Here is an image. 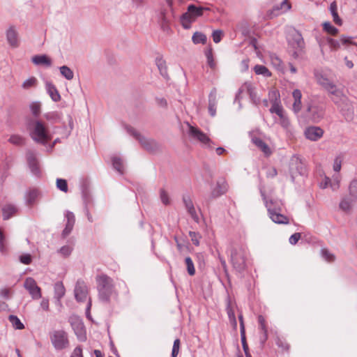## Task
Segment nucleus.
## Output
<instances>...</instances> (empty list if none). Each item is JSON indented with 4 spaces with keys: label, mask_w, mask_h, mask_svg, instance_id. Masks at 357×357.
<instances>
[{
    "label": "nucleus",
    "mask_w": 357,
    "mask_h": 357,
    "mask_svg": "<svg viewBox=\"0 0 357 357\" xmlns=\"http://www.w3.org/2000/svg\"><path fill=\"white\" fill-rule=\"evenodd\" d=\"M64 215L66 220V223L65 228L62 231V236L66 238L71 233L73 229L75 222V217L74 213L69 211H66Z\"/></svg>",
    "instance_id": "19"
},
{
    "label": "nucleus",
    "mask_w": 357,
    "mask_h": 357,
    "mask_svg": "<svg viewBox=\"0 0 357 357\" xmlns=\"http://www.w3.org/2000/svg\"><path fill=\"white\" fill-rule=\"evenodd\" d=\"M20 261L25 265H29L32 262V257L30 254H23L19 257Z\"/></svg>",
    "instance_id": "56"
},
{
    "label": "nucleus",
    "mask_w": 357,
    "mask_h": 357,
    "mask_svg": "<svg viewBox=\"0 0 357 357\" xmlns=\"http://www.w3.org/2000/svg\"><path fill=\"white\" fill-rule=\"evenodd\" d=\"M74 292L75 299L78 302H83L86 300L88 296V287L83 280H78L76 282Z\"/></svg>",
    "instance_id": "14"
},
{
    "label": "nucleus",
    "mask_w": 357,
    "mask_h": 357,
    "mask_svg": "<svg viewBox=\"0 0 357 357\" xmlns=\"http://www.w3.org/2000/svg\"><path fill=\"white\" fill-rule=\"evenodd\" d=\"M44 116L47 120L54 123L59 122L61 119L60 114L56 112H48L46 113Z\"/></svg>",
    "instance_id": "47"
},
{
    "label": "nucleus",
    "mask_w": 357,
    "mask_h": 357,
    "mask_svg": "<svg viewBox=\"0 0 357 357\" xmlns=\"http://www.w3.org/2000/svg\"><path fill=\"white\" fill-rule=\"evenodd\" d=\"M70 357H83L82 347L80 346L75 347Z\"/></svg>",
    "instance_id": "64"
},
{
    "label": "nucleus",
    "mask_w": 357,
    "mask_h": 357,
    "mask_svg": "<svg viewBox=\"0 0 357 357\" xmlns=\"http://www.w3.org/2000/svg\"><path fill=\"white\" fill-rule=\"evenodd\" d=\"M223 36L222 31L220 30H215L212 33L213 40L215 43H218L222 40Z\"/></svg>",
    "instance_id": "60"
},
{
    "label": "nucleus",
    "mask_w": 357,
    "mask_h": 357,
    "mask_svg": "<svg viewBox=\"0 0 357 357\" xmlns=\"http://www.w3.org/2000/svg\"><path fill=\"white\" fill-rule=\"evenodd\" d=\"M305 172V168L301 160L297 157H294L290 163V172L292 179L294 178L296 174H304Z\"/></svg>",
    "instance_id": "16"
},
{
    "label": "nucleus",
    "mask_w": 357,
    "mask_h": 357,
    "mask_svg": "<svg viewBox=\"0 0 357 357\" xmlns=\"http://www.w3.org/2000/svg\"><path fill=\"white\" fill-rule=\"evenodd\" d=\"M341 178H342L340 174H335L333 176L331 188L333 191H336L339 189Z\"/></svg>",
    "instance_id": "40"
},
{
    "label": "nucleus",
    "mask_w": 357,
    "mask_h": 357,
    "mask_svg": "<svg viewBox=\"0 0 357 357\" xmlns=\"http://www.w3.org/2000/svg\"><path fill=\"white\" fill-rule=\"evenodd\" d=\"M349 195L352 200H357V179H353L349 185Z\"/></svg>",
    "instance_id": "36"
},
{
    "label": "nucleus",
    "mask_w": 357,
    "mask_h": 357,
    "mask_svg": "<svg viewBox=\"0 0 357 357\" xmlns=\"http://www.w3.org/2000/svg\"><path fill=\"white\" fill-rule=\"evenodd\" d=\"M289 45L294 49L293 56L295 59L298 58L303 53L305 43L302 35L297 31H294L288 38Z\"/></svg>",
    "instance_id": "6"
},
{
    "label": "nucleus",
    "mask_w": 357,
    "mask_h": 357,
    "mask_svg": "<svg viewBox=\"0 0 357 357\" xmlns=\"http://www.w3.org/2000/svg\"><path fill=\"white\" fill-rule=\"evenodd\" d=\"M8 319L10 322L12 324V326L15 329L22 330L24 328V325L17 316L10 315Z\"/></svg>",
    "instance_id": "39"
},
{
    "label": "nucleus",
    "mask_w": 357,
    "mask_h": 357,
    "mask_svg": "<svg viewBox=\"0 0 357 357\" xmlns=\"http://www.w3.org/2000/svg\"><path fill=\"white\" fill-rule=\"evenodd\" d=\"M241 342H242V346H243L244 352L245 353L249 352L248 346L247 344L246 339H245V327H243V326L241 327Z\"/></svg>",
    "instance_id": "57"
},
{
    "label": "nucleus",
    "mask_w": 357,
    "mask_h": 357,
    "mask_svg": "<svg viewBox=\"0 0 357 357\" xmlns=\"http://www.w3.org/2000/svg\"><path fill=\"white\" fill-rule=\"evenodd\" d=\"M185 264L186 266L187 271L190 275H194L195 274V268L192 259L190 257L185 258Z\"/></svg>",
    "instance_id": "41"
},
{
    "label": "nucleus",
    "mask_w": 357,
    "mask_h": 357,
    "mask_svg": "<svg viewBox=\"0 0 357 357\" xmlns=\"http://www.w3.org/2000/svg\"><path fill=\"white\" fill-rule=\"evenodd\" d=\"M30 109L31 111L32 114L37 117L40 114L41 110V104L39 102H33L30 104Z\"/></svg>",
    "instance_id": "44"
},
{
    "label": "nucleus",
    "mask_w": 357,
    "mask_h": 357,
    "mask_svg": "<svg viewBox=\"0 0 357 357\" xmlns=\"http://www.w3.org/2000/svg\"><path fill=\"white\" fill-rule=\"evenodd\" d=\"M246 92L250 97L252 101L255 104H259L260 102L259 98L257 96L256 93L255 92L254 88L251 83L250 82H245L244 83L238 90V92L236 95L234 102L237 101H240L241 97V93Z\"/></svg>",
    "instance_id": "12"
},
{
    "label": "nucleus",
    "mask_w": 357,
    "mask_h": 357,
    "mask_svg": "<svg viewBox=\"0 0 357 357\" xmlns=\"http://www.w3.org/2000/svg\"><path fill=\"white\" fill-rule=\"evenodd\" d=\"M69 322L76 335L77 339L81 342L86 340V330L82 319L77 316H71Z\"/></svg>",
    "instance_id": "10"
},
{
    "label": "nucleus",
    "mask_w": 357,
    "mask_h": 357,
    "mask_svg": "<svg viewBox=\"0 0 357 357\" xmlns=\"http://www.w3.org/2000/svg\"><path fill=\"white\" fill-rule=\"evenodd\" d=\"M98 298L103 303H108L113 297L117 296L113 280L109 276L101 274L96 278Z\"/></svg>",
    "instance_id": "1"
},
{
    "label": "nucleus",
    "mask_w": 357,
    "mask_h": 357,
    "mask_svg": "<svg viewBox=\"0 0 357 357\" xmlns=\"http://www.w3.org/2000/svg\"><path fill=\"white\" fill-rule=\"evenodd\" d=\"M230 262L233 268L238 272L241 273L246 268V261L248 252L242 246L231 247L229 250Z\"/></svg>",
    "instance_id": "4"
},
{
    "label": "nucleus",
    "mask_w": 357,
    "mask_h": 357,
    "mask_svg": "<svg viewBox=\"0 0 357 357\" xmlns=\"http://www.w3.org/2000/svg\"><path fill=\"white\" fill-rule=\"evenodd\" d=\"M280 118V124L284 128L287 129L290 126L289 119L284 115V113L278 116Z\"/></svg>",
    "instance_id": "58"
},
{
    "label": "nucleus",
    "mask_w": 357,
    "mask_h": 357,
    "mask_svg": "<svg viewBox=\"0 0 357 357\" xmlns=\"http://www.w3.org/2000/svg\"><path fill=\"white\" fill-rule=\"evenodd\" d=\"M45 88L53 101L58 102L61 99V96L58 90L52 83L49 82H46Z\"/></svg>",
    "instance_id": "25"
},
{
    "label": "nucleus",
    "mask_w": 357,
    "mask_h": 357,
    "mask_svg": "<svg viewBox=\"0 0 357 357\" xmlns=\"http://www.w3.org/2000/svg\"><path fill=\"white\" fill-rule=\"evenodd\" d=\"M180 347V340L176 339L174 342L172 351V357H176L179 352Z\"/></svg>",
    "instance_id": "61"
},
{
    "label": "nucleus",
    "mask_w": 357,
    "mask_h": 357,
    "mask_svg": "<svg viewBox=\"0 0 357 357\" xmlns=\"http://www.w3.org/2000/svg\"><path fill=\"white\" fill-rule=\"evenodd\" d=\"M304 133L307 139L315 142L322 137L324 130L320 127L310 126L305 129Z\"/></svg>",
    "instance_id": "18"
},
{
    "label": "nucleus",
    "mask_w": 357,
    "mask_h": 357,
    "mask_svg": "<svg viewBox=\"0 0 357 357\" xmlns=\"http://www.w3.org/2000/svg\"><path fill=\"white\" fill-rule=\"evenodd\" d=\"M24 287L29 292L32 299L38 300L41 298V289L33 278L29 277L25 279Z\"/></svg>",
    "instance_id": "11"
},
{
    "label": "nucleus",
    "mask_w": 357,
    "mask_h": 357,
    "mask_svg": "<svg viewBox=\"0 0 357 357\" xmlns=\"http://www.w3.org/2000/svg\"><path fill=\"white\" fill-rule=\"evenodd\" d=\"M323 28L325 31L331 34L333 36H335L338 33V29L333 26L330 22H326L323 24Z\"/></svg>",
    "instance_id": "45"
},
{
    "label": "nucleus",
    "mask_w": 357,
    "mask_h": 357,
    "mask_svg": "<svg viewBox=\"0 0 357 357\" xmlns=\"http://www.w3.org/2000/svg\"><path fill=\"white\" fill-rule=\"evenodd\" d=\"M252 143L257 146L266 155H269L271 153L269 146L260 138L252 137Z\"/></svg>",
    "instance_id": "26"
},
{
    "label": "nucleus",
    "mask_w": 357,
    "mask_h": 357,
    "mask_svg": "<svg viewBox=\"0 0 357 357\" xmlns=\"http://www.w3.org/2000/svg\"><path fill=\"white\" fill-rule=\"evenodd\" d=\"M322 257L327 261L331 262L335 260V256L328 250L323 248L321 250Z\"/></svg>",
    "instance_id": "51"
},
{
    "label": "nucleus",
    "mask_w": 357,
    "mask_h": 357,
    "mask_svg": "<svg viewBox=\"0 0 357 357\" xmlns=\"http://www.w3.org/2000/svg\"><path fill=\"white\" fill-rule=\"evenodd\" d=\"M39 191L37 189L29 190L26 195V202L28 205H32L35 203L39 196Z\"/></svg>",
    "instance_id": "30"
},
{
    "label": "nucleus",
    "mask_w": 357,
    "mask_h": 357,
    "mask_svg": "<svg viewBox=\"0 0 357 357\" xmlns=\"http://www.w3.org/2000/svg\"><path fill=\"white\" fill-rule=\"evenodd\" d=\"M292 96L294 98V103H293V110L295 113H298L301 111L302 103H301V98H302V93L301 91L299 89H295L294 90L292 93Z\"/></svg>",
    "instance_id": "24"
},
{
    "label": "nucleus",
    "mask_w": 357,
    "mask_h": 357,
    "mask_svg": "<svg viewBox=\"0 0 357 357\" xmlns=\"http://www.w3.org/2000/svg\"><path fill=\"white\" fill-rule=\"evenodd\" d=\"M330 11L333 18L334 22L337 25H342V20L337 14V6L335 1H333L330 5Z\"/></svg>",
    "instance_id": "33"
},
{
    "label": "nucleus",
    "mask_w": 357,
    "mask_h": 357,
    "mask_svg": "<svg viewBox=\"0 0 357 357\" xmlns=\"http://www.w3.org/2000/svg\"><path fill=\"white\" fill-rule=\"evenodd\" d=\"M227 312L229 317V321L232 323L234 327L236 326V319L234 314V311L232 309L230 303L229 302L227 305Z\"/></svg>",
    "instance_id": "46"
},
{
    "label": "nucleus",
    "mask_w": 357,
    "mask_h": 357,
    "mask_svg": "<svg viewBox=\"0 0 357 357\" xmlns=\"http://www.w3.org/2000/svg\"><path fill=\"white\" fill-rule=\"evenodd\" d=\"M54 297L58 300L63 297L65 295L66 289L61 282H58L54 284Z\"/></svg>",
    "instance_id": "32"
},
{
    "label": "nucleus",
    "mask_w": 357,
    "mask_h": 357,
    "mask_svg": "<svg viewBox=\"0 0 357 357\" xmlns=\"http://www.w3.org/2000/svg\"><path fill=\"white\" fill-rule=\"evenodd\" d=\"M32 62L36 66H45L50 67L52 66L51 59L46 54H38L32 57Z\"/></svg>",
    "instance_id": "23"
},
{
    "label": "nucleus",
    "mask_w": 357,
    "mask_h": 357,
    "mask_svg": "<svg viewBox=\"0 0 357 357\" xmlns=\"http://www.w3.org/2000/svg\"><path fill=\"white\" fill-rule=\"evenodd\" d=\"M56 187L61 191L67 192H68V184L67 181L63 178L56 179Z\"/></svg>",
    "instance_id": "53"
},
{
    "label": "nucleus",
    "mask_w": 357,
    "mask_h": 357,
    "mask_svg": "<svg viewBox=\"0 0 357 357\" xmlns=\"http://www.w3.org/2000/svg\"><path fill=\"white\" fill-rule=\"evenodd\" d=\"M26 158L29 169L32 174L36 176H40L41 174V169L36 153L32 151H29L26 153Z\"/></svg>",
    "instance_id": "13"
},
{
    "label": "nucleus",
    "mask_w": 357,
    "mask_h": 357,
    "mask_svg": "<svg viewBox=\"0 0 357 357\" xmlns=\"http://www.w3.org/2000/svg\"><path fill=\"white\" fill-rule=\"evenodd\" d=\"M8 43L12 47L16 48L20 45L18 31L15 26H10L6 32Z\"/></svg>",
    "instance_id": "15"
},
{
    "label": "nucleus",
    "mask_w": 357,
    "mask_h": 357,
    "mask_svg": "<svg viewBox=\"0 0 357 357\" xmlns=\"http://www.w3.org/2000/svg\"><path fill=\"white\" fill-rule=\"evenodd\" d=\"M73 251V247L70 245H64L61 247L58 252L63 257H67L70 255Z\"/></svg>",
    "instance_id": "52"
},
{
    "label": "nucleus",
    "mask_w": 357,
    "mask_h": 357,
    "mask_svg": "<svg viewBox=\"0 0 357 357\" xmlns=\"http://www.w3.org/2000/svg\"><path fill=\"white\" fill-rule=\"evenodd\" d=\"M17 208L13 204H6L2 208L3 220H8L12 216L16 214Z\"/></svg>",
    "instance_id": "27"
},
{
    "label": "nucleus",
    "mask_w": 357,
    "mask_h": 357,
    "mask_svg": "<svg viewBox=\"0 0 357 357\" xmlns=\"http://www.w3.org/2000/svg\"><path fill=\"white\" fill-rule=\"evenodd\" d=\"M342 159L340 156H337L334 159L333 169L337 174L341 170Z\"/></svg>",
    "instance_id": "55"
},
{
    "label": "nucleus",
    "mask_w": 357,
    "mask_h": 357,
    "mask_svg": "<svg viewBox=\"0 0 357 357\" xmlns=\"http://www.w3.org/2000/svg\"><path fill=\"white\" fill-rule=\"evenodd\" d=\"M218 105L217 98V89L215 88L212 89L208 95V112L211 116H215L216 114V109Z\"/></svg>",
    "instance_id": "20"
},
{
    "label": "nucleus",
    "mask_w": 357,
    "mask_h": 357,
    "mask_svg": "<svg viewBox=\"0 0 357 357\" xmlns=\"http://www.w3.org/2000/svg\"><path fill=\"white\" fill-rule=\"evenodd\" d=\"M183 202L184 203L185 207L189 213V215L191 216V218L196 222H199V216L196 212V210L194 207L193 202L188 195H184L183 197Z\"/></svg>",
    "instance_id": "21"
},
{
    "label": "nucleus",
    "mask_w": 357,
    "mask_h": 357,
    "mask_svg": "<svg viewBox=\"0 0 357 357\" xmlns=\"http://www.w3.org/2000/svg\"><path fill=\"white\" fill-rule=\"evenodd\" d=\"M326 41L331 50H337L340 47V43L337 40L328 37Z\"/></svg>",
    "instance_id": "48"
},
{
    "label": "nucleus",
    "mask_w": 357,
    "mask_h": 357,
    "mask_svg": "<svg viewBox=\"0 0 357 357\" xmlns=\"http://www.w3.org/2000/svg\"><path fill=\"white\" fill-rule=\"evenodd\" d=\"M192 40L195 44H205L206 43L207 38L203 33L196 31L192 37Z\"/></svg>",
    "instance_id": "38"
},
{
    "label": "nucleus",
    "mask_w": 357,
    "mask_h": 357,
    "mask_svg": "<svg viewBox=\"0 0 357 357\" xmlns=\"http://www.w3.org/2000/svg\"><path fill=\"white\" fill-rule=\"evenodd\" d=\"M258 321H259L261 329L264 331V337H265L264 340H266V338H267V329H266V324H265V319L264 318L263 316L259 315L258 317Z\"/></svg>",
    "instance_id": "59"
},
{
    "label": "nucleus",
    "mask_w": 357,
    "mask_h": 357,
    "mask_svg": "<svg viewBox=\"0 0 357 357\" xmlns=\"http://www.w3.org/2000/svg\"><path fill=\"white\" fill-rule=\"evenodd\" d=\"M157 66L162 75L165 76L167 74L165 61L159 59L157 61Z\"/></svg>",
    "instance_id": "63"
},
{
    "label": "nucleus",
    "mask_w": 357,
    "mask_h": 357,
    "mask_svg": "<svg viewBox=\"0 0 357 357\" xmlns=\"http://www.w3.org/2000/svg\"><path fill=\"white\" fill-rule=\"evenodd\" d=\"M38 80L36 77H31L26 79L22 84V87L24 89H29L32 87H35L37 84Z\"/></svg>",
    "instance_id": "42"
},
{
    "label": "nucleus",
    "mask_w": 357,
    "mask_h": 357,
    "mask_svg": "<svg viewBox=\"0 0 357 357\" xmlns=\"http://www.w3.org/2000/svg\"><path fill=\"white\" fill-rule=\"evenodd\" d=\"M357 200H352L351 197H344L340 203V208L345 212H349L354 204Z\"/></svg>",
    "instance_id": "29"
},
{
    "label": "nucleus",
    "mask_w": 357,
    "mask_h": 357,
    "mask_svg": "<svg viewBox=\"0 0 357 357\" xmlns=\"http://www.w3.org/2000/svg\"><path fill=\"white\" fill-rule=\"evenodd\" d=\"M27 128L31 139L37 143L45 145L51 139L47 128L40 121L30 120Z\"/></svg>",
    "instance_id": "3"
},
{
    "label": "nucleus",
    "mask_w": 357,
    "mask_h": 357,
    "mask_svg": "<svg viewBox=\"0 0 357 357\" xmlns=\"http://www.w3.org/2000/svg\"><path fill=\"white\" fill-rule=\"evenodd\" d=\"M59 71L61 75L65 77L68 80H71L73 79L74 73L73 71L67 66H62L59 68Z\"/></svg>",
    "instance_id": "37"
},
{
    "label": "nucleus",
    "mask_w": 357,
    "mask_h": 357,
    "mask_svg": "<svg viewBox=\"0 0 357 357\" xmlns=\"http://www.w3.org/2000/svg\"><path fill=\"white\" fill-rule=\"evenodd\" d=\"M112 165L114 168L120 174L124 173V166L123 160L121 158L114 156L112 158Z\"/></svg>",
    "instance_id": "34"
},
{
    "label": "nucleus",
    "mask_w": 357,
    "mask_h": 357,
    "mask_svg": "<svg viewBox=\"0 0 357 357\" xmlns=\"http://www.w3.org/2000/svg\"><path fill=\"white\" fill-rule=\"evenodd\" d=\"M254 71L257 75H262L264 77H269L272 75L270 70L262 65H256L254 67Z\"/></svg>",
    "instance_id": "35"
},
{
    "label": "nucleus",
    "mask_w": 357,
    "mask_h": 357,
    "mask_svg": "<svg viewBox=\"0 0 357 357\" xmlns=\"http://www.w3.org/2000/svg\"><path fill=\"white\" fill-rule=\"evenodd\" d=\"M50 337L52 345L56 350L64 349L69 345L68 334L63 330L54 331Z\"/></svg>",
    "instance_id": "7"
},
{
    "label": "nucleus",
    "mask_w": 357,
    "mask_h": 357,
    "mask_svg": "<svg viewBox=\"0 0 357 357\" xmlns=\"http://www.w3.org/2000/svg\"><path fill=\"white\" fill-rule=\"evenodd\" d=\"M24 138L19 135H12L8 139L10 143L15 145H22L24 144Z\"/></svg>",
    "instance_id": "49"
},
{
    "label": "nucleus",
    "mask_w": 357,
    "mask_h": 357,
    "mask_svg": "<svg viewBox=\"0 0 357 357\" xmlns=\"http://www.w3.org/2000/svg\"><path fill=\"white\" fill-rule=\"evenodd\" d=\"M318 83L323 86L328 92L334 88L335 85L331 80H329L327 77L321 75L317 78Z\"/></svg>",
    "instance_id": "31"
},
{
    "label": "nucleus",
    "mask_w": 357,
    "mask_h": 357,
    "mask_svg": "<svg viewBox=\"0 0 357 357\" xmlns=\"http://www.w3.org/2000/svg\"><path fill=\"white\" fill-rule=\"evenodd\" d=\"M308 116L314 122H319L324 117V109L321 107L312 105L307 107Z\"/></svg>",
    "instance_id": "17"
},
{
    "label": "nucleus",
    "mask_w": 357,
    "mask_h": 357,
    "mask_svg": "<svg viewBox=\"0 0 357 357\" xmlns=\"http://www.w3.org/2000/svg\"><path fill=\"white\" fill-rule=\"evenodd\" d=\"M160 199H161L162 202L165 205H168L169 204L170 201L169 199V196L165 190H163V189L160 190Z\"/></svg>",
    "instance_id": "62"
},
{
    "label": "nucleus",
    "mask_w": 357,
    "mask_h": 357,
    "mask_svg": "<svg viewBox=\"0 0 357 357\" xmlns=\"http://www.w3.org/2000/svg\"><path fill=\"white\" fill-rule=\"evenodd\" d=\"M188 133L192 140L199 142L204 147L212 148L211 140L200 129L189 125Z\"/></svg>",
    "instance_id": "9"
},
{
    "label": "nucleus",
    "mask_w": 357,
    "mask_h": 357,
    "mask_svg": "<svg viewBox=\"0 0 357 357\" xmlns=\"http://www.w3.org/2000/svg\"><path fill=\"white\" fill-rule=\"evenodd\" d=\"M208 10L206 7H197L194 4H190L188 6L187 11L183 13L181 17V22L183 27L188 29L191 26V24L203 15L204 10Z\"/></svg>",
    "instance_id": "5"
},
{
    "label": "nucleus",
    "mask_w": 357,
    "mask_h": 357,
    "mask_svg": "<svg viewBox=\"0 0 357 357\" xmlns=\"http://www.w3.org/2000/svg\"><path fill=\"white\" fill-rule=\"evenodd\" d=\"M125 129L130 135L133 136L141 145L148 151H153L158 147V144L153 139H147L143 137L139 132H138L135 128L130 126H126Z\"/></svg>",
    "instance_id": "8"
},
{
    "label": "nucleus",
    "mask_w": 357,
    "mask_h": 357,
    "mask_svg": "<svg viewBox=\"0 0 357 357\" xmlns=\"http://www.w3.org/2000/svg\"><path fill=\"white\" fill-rule=\"evenodd\" d=\"M270 112L276 114L278 116L281 115L284 113L283 108L280 105V101L272 103V106L270 108Z\"/></svg>",
    "instance_id": "43"
},
{
    "label": "nucleus",
    "mask_w": 357,
    "mask_h": 357,
    "mask_svg": "<svg viewBox=\"0 0 357 357\" xmlns=\"http://www.w3.org/2000/svg\"><path fill=\"white\" fill-rule=\"evenodd\" d=\"M268 98L271 103L280 101L278 91L275 89H271L268 92Z\"/></svg>",
    "instance_id": "50"
},
{
    "label": "nucleus",
    "mask_w": 357,
    "mask_h": 357,
    "mask_svg": "<svg viewBox=\"0 0 357 357\" xmlns=\"http://www.w3.org/2000/svg\"><path fill=\"white\" fill-rule=\"evenodd\" d=\"M261 195L267 208L268 215L273 222L277 224H288L289 218L281 213L283 207L282 201L273 199L268 200L261 190Z\"/></svg>",
    "instance_id": "2"
},
{
    "label": "nucleus",
    "mask_w": 357,
    "mask_h": 357,
    "mask_svg": "<svg viewBox=\"0 0 357 357\" xmlns=\"http://www.w3.org/2000/svg\"><path fill=\"white\" fill-rule=\"evenodd\" d=\"M328 93L332 96V100L335 104L338 105L344 97L343 91L338 89L336 85L334 86L333 89H331Z\"/></svg>",
    "instance_id": "28"
},
{
    "label": "nucleus",
    "mask_w": 357,
    "mask_h": 357,
    "mask_svg": "<svg viewBox=\"0 0 357 357\" xmlns=\"http://www.w3.org/2000/svg\"><path fill=\"white\" fill-rule=\"evenodd\" d=\"M189 236L192 242V243L195 245H199V240L202 238V236L199 233L195 231H189Z\"/></svg>",
    "instance_id": "54"
},
{
    "label": "nucleus",
    "mask_w": 357,
    "mask_h": 357,
    "mask_svg": "<svg viewBox=\"0 0 357 357\" xmlns=\"http://www.w3.org/2000/svg\"><path fill=\"white\" fill-rule=\"evenodd\" d=\"M227 190V183L222 178L217 181L215 187H214L211 192L212 198H216L225 194Z\"/></svg>",
    "instance_id": "22"
}]
</instances>
